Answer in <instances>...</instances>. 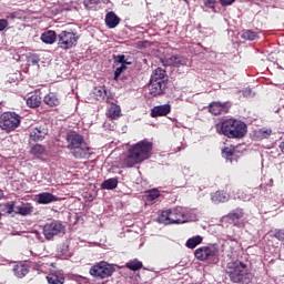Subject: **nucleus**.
Returning a JSON list of instances; mask_svg holds the SVG:
<instances>
[{
  "label": "nucleus",
  "mask_w": 284,
  "mask_h": 284,
  "mask_svg": "<svg viewBox=\"0 0 284 284\" xmlns=\"http://www.w3.org/2000/svg\"><path fill=\"white\" fill-rule=\"evenodd\" d=\"M36 239H38V241H41L43 243V236H41V233H39L38 231L34 232Z\"/></svg>",
  "instance_id": "obj_47"
},
{
  "label": "nucleus",
  "mask_w": 284,
  "mask_h": 284,
  "mask_svg": "<svg viewBox=\"0 0 284 284\" xmlns=\"http://www.w3.org/2000/svg\"><path fill=\"white\" fill-rule=\"evenodd\" d=\"M27 105L29 108H39L41 105V97L33 94L27 99Z\"/></svg>",
  "instance_id": "obj_29"
},
{
  "label": "nucleus",
  "mask_w": 284,
  "mask_h": 284,
  "mask_svg": "<svg viewBox=\"0 0 284 284\" xmlns=\"http://www.w3.org/2000/svg\"><path fill=\"white\" fill-rule=\"evenodd\" d=\"M115 61L116 63H121V65H130V62L125 61V55H116Z\"/></svg>",
  "instance_id": "obj_39"
},
{
  "label": "nucleus",
  "mask_w": 284,
  "mask_h": 284,
  "mask_svg": "<svg viewBox=\"0 0 284 284\" xmlns=\"http://www.w3.org/2000/svg\"><path fill=\"white\" fill-rule=\"evenodd\" d=\"M161 61L162 64L165 67L173 65V68H175L176 55H171L169 58L161 59Z\"/></svg>",
  "instance_id": "obj_37"
},
{
  "label": "nucleus",
  "mask_w": 284,
  "mask_h": 284,
  "mask_svg": "<svg viewBox=\"0 0 284 284\" xmlns=\"http://www.w3.org/2000/svg\"><path fill=\"white\" fill-rule=\"evenodd\" d=\"M114 271H115L114 265L105 261H101L95 265H93L89 272L91 276H93L94 278L103 280V278H110V276L114 274Z\"/></svg>",
  "instance_id": "obj_9"
},
{
  "label": "nucleus",
  "mask_w": 284,
  "mask_h": 284,
  "mask_svg": "<svg viewBox=\"0 0 284 284\" xmlns=\"http://www.w3.org/2000/svg\"><path fill=\"white\" fill-rule=\"evenodd\" d=\"M161 196V193L156 189H152L146 192V201H156Z\"/></svg>",
  "instance_id": "obj_33"
},
{
  "label": "nucleus",
  "mask_w": 284,
  "mask_h": 284,
  "mask_svg": "<svg viewBox=\"0 0 284 284\" xmlns=\"http://www.w3.org/2000/svg\"><path fill=\"white\" fill-rule=\"evenodd\" d=\"M59 197L50 192H42L37 195V203L39 205H50V203H57Z\"/></svg>",
  "instance_id": "obj_13"
},
{
  "label": "nucleus",
  "mask_w": 284,
  "mask_h": 284,
  "mask_svg": "<svg viewBox=\"0 0 284 284\" xmlns=\"http://www.w3.org/2000/svg\"><path fill=\"white\" fill-rule=\"evenodd\" d=\"M11 18L14 19V13L11 14Z\"/></svg>",
  "instance_id": "obj_49"
},
{
  "label": "nucleus",
  "mask_w": 284,
  "mask_h": 284,
  "mask_svg": "<svg viewBox=\"0 0 284 284\" xmlns=\"http://www.w3.org/2000/svg\"><path fill=\"white\" fill-rule=\"evenodd\" d=\"M126 267L129 270H132V272H136L138 270H141V267H143V263L139 260H132L126 263Z\"/></svg>",
  "instance_id": "obj_32"
},
{
  "label": "nucleus",
  "mask_w": 284,
  "mask_h": 284,
  "mask_svg": "<svg viewBox=\"0 0 284 284\" xmlns=\"http://www.w3.org/2000/svg\"><path fill=\"white\" fill-rule=\"evenodd\" d=\"M227 217L231 221H239V220L243 219V209H235V210H233L232 212H230L227 214Z\"/></svg>",
  "instance_id": "obj_31"
},
{
  "label": "nucleus",
  "mask_w": 284,
  "mask_h": 284,
  "mask_svg": "<svg viewBox=\"0 0 284 284\" xmlns=\"http://www.w3.org/2000/svg\"><path fill=\"white\" fill-rule=\"evenodd\" d=\"M203 243V237L201 235L193 236L186 241V247L189 250H194L196 245H201Z\"/></svg>",
  "instance_id": "obj_27"
},
{
  "label": "nucleus",
  "mask_w": 284,
  "mask_h": 284,
  "mask_svg": "<svg viewBox=\"0 0 284 284\" xmlns=\"http://www.w3.org/2000/svg\"><path fill=\"white\" fill-rule=\"evenodd\" d=\"M42 234L45 241H54V236L65 234V225L57 220H52L43 225Z\"/></svg>",
  "instance_id": "obj_7"
},
{
  "label": "nucleus",
  "mask_w": 284,
  "mask_h": 284,
  "mask_svg": "<svg viewBox=\"0 0 284 284\" xmlns=\"http://www.w3.org/2000/svg\"><path fill=\"white\" fill-rule=\"evenodd\" d=\"M33 267L37 270L38 274H45L50 264H48L45 260L40 258L33 263Z\"/></svg>",
  "instance_id": "obj_23"
},
{
  "label": "nucleus",
  "mask_w": 284,
  "mask_h": 284,
  "mask_svg": "<svg viewBox=\"0 0 284 284\" xmlns=\"http://www.w3.org/2000/svg\"><path fill=\"white\" fill-rule=\"evenodd\" d=\"M204 3L207 8H214L216 2L214 0H205Z\"/></svg>",
  "instance_id": "obj_46"
},
{
  "label": "nucleus",
  "mask_w": 284,
  "mask_h": 284,
  "mask_svg": "<svg viewBox=\"0 0 284 284\" xmlns=\"http://www.w3.org/2000/svg\"><path fill=\"white\" fill-rule=\"evenodd\" d=\"M47 281L49 284H63L65 283V276L63 273L54 272L47 275Z\"/></svg>",
  "instance_id": "obj_18"
},
{
  "label": "nucleus",
  "mask_w": 284,
  "mask_h": 284,
  "mask_svg": "<svg viewBox=\"0 0 284 284\" xmlns=\"http://www.w3.org/2000/svg\"><path fill=\"white\" fill-rule=\"evenodd\" d=\"M219 252V248H216V245H210V246H202L195 250V258L197 261H207V258H211V256H216V253Z\"/></svg>",
  "instance_id": "obj_11"
},
{
  "label": "nucleus",
  "mask_w": 284,
  "mask_h": 284,
  "mask_svg": "<svg viewBox=\"0 0 284 284\" xmlns=\"http://www.w3.org/2000/svg\"><path fill=\"white\" fill-rule=\"evenodd\" d=\"M168 73L162 68L153 70L149 83V92L152 97H161L165 94L168 88Z\"/></svg>",
  "instance_id": "obj_6"
},
{
  "label": "nucleus",
  "mask_w": 284,
  "mask_h": 284,
  "mask_svg": "<svg viewBox=\"0 0 284 284\" xmlns=\"http://www.w3.org/2000/svg\"><path fill=\"white\" fill-rule=\"evenodd\" d=\"M217 134H223L227 139H243L247 134L245 122L235 119H227L215 125Z\"/></svg>",
  "instance_id": "obj_4"
},
{
  "label": "nucleus",
  "mask_w": 284,
  "mask_h": 284,
  "mask_svg": "<svg viewBox=\"0 0 284 284\" xmlns=\"http://www.w3.org/2000/svg\"><path fill=\"white\" fill-rule=\"evenodd\" d=\"M0 199H3V191L0 190Z\"/></svg>",
  "instance_id": "obj_48"
},
{
  "label": "nucleus",
  "mask_w": 284,
  "mask_h": 284,
  "mask_svg": "<svg viewBox=\"0 0 284 284\" xmlns=\"http://www.w3.org/2000/svg\"><path fill=\"white\" fill-rule=\"evenodd\" d=\"M119 185V180L116 178H110L102 182L101 189L102 190H116Z\"/></svg>",
  "instance_id": "obj_24"
},
{
  "label": "nucleus",
  "mask_w": 284,
  "mask_h": 284,
  "mask_svg": "<svg viewBox=\"0 0 284 284\" xmlns=\"http://www.w3.org/2000/svg\"><path fill=\"white\" fill-rule=\"evenodd\" d=\"M95 97L98 101H105L108 98V91H105L103 88L95 89Z\"/></svg>",
  "instance_id": "obj_34"
},
{
  "label": "nucleus",
  "mask_w": 284,
  "mask_h": 284,
  "mask_svg": "<svg viewBox=\"0 0 284 284\" xmlns=\"http://www.w3.org/2000/svg\"><path fill=\"white\" fill-rule=\"evenodd\" d=\"M260 134L264 138L267 139L272 134V131L270 129H261Z\"/></svg>",
  "instance_id": "obj_42"
},
{
  "label": "nucleus",
  "mask_w": 284,
  "mask_h": 284,
  "mask_svg": "<svg viewBox=\"0 0 284 284\" xmlns=\"http://www.w3.org/2000/svg\"><path fill=\"white\" fill-rule=\"evenodd\" d=\"M190 60L183 55H175V68H181V65H187Z\"/></svg>",
  "instance_id": "obj_35"
},
{
  "label": "nucleus",
  "mask_w": 284,
  "mask_h": 284,
  "mask_svg": "<svg viewBox=\"0 0 284 284\" xmlns=\"http://www.w3.org/2000/svg\"><path fill=\"white\" fill-rule=\"evenodd\" d=\"M41 41L43 43H47L49 45H52V43H54V41H57V32L49 30L45 31L41 34Z\"/></svg>",
  "instance_id": "obj_21"
},
{
  "label": "nucleus",
  "mask_w": 284,
  "mask_h": 284,
  "mask_svg": "<svg viewBox=\"0 0 284 284\" xmlns=\"http://www.w3.org/2000/svg\"><path fill=\"white\" fill-rule=\"evenodd\" d=\"M209 112H211V114H214L215 116L219 114H225L227 112V106L225 105V103L212 102L209 105Z\"/></svg>",
  "instance_id": "obj_16"
},
{
  "label": "nucleus",
  "mask_w": 284,
  "mask_h": 284,
  "mask_svg": "<svg viewBox=\"0 0 284 284\" xmlns=\"http://www.w3.org/2000/svg\"><path fill=\"white\" fill-rule=\"evenodd\" d=\"M29 272L30 268L23 263H18L13 266V274L17 278H23Z\"/></svg>",
  "instance_id": "obj_19"
},
{
  "label": "nucleus",
  "mask_w": 284,
  "mask_h": 284,
  "mask_svg": "<svg viewBox=\"0 0 284 284\" xmlns=\"http://www.w3.org/2000/svg\"><path fill=\"white\" fill-rule=\"evenodd\" d=\"M48 125L40 124L38 126H34L30 131V139L31 141H43L45 136H48Z\"/></svg>",
  "instance_id": "obj_12"
},
{
  "label": "nucleus",
  "mask_w": 284,
  "mask_h": 284,
  "mask_svg": "<svg viewBox=\"0 0 284 284\" xmlns=\"http://www.w3.org/2000/svg\"><path fill=\"white\" fill-rule=\"evenodd\" d=\"M43 102L45 105H49L50 108H57L61 101L59 100V97H57L55 93H49L44 97Z\"/></svg>",
  "instance_id": "obj_22"
},
{
  "label": "nucleus",
  "mask_w": 284,
  "mask_h": 284,
  "mask_svg": "<svg viewBox=\"0 0 284 284\" xmlns=\"http://www.w3.org/2000/svg\"><path fill=\"white\" fill-rule=\"evenodd\" d=\"M153 148L154 144L148 140H142L129 146L128 155L124 159V165H126V168H134V165L143 163V161H148L152 155Z\"/></svg>",
  "instance_id": "obj_2"
},
{
  "label": "nucleus",
  "mask_w": 284,
  "mask_h": 284,
  "mask_svg": "<svg viewBox=\"0 0 284 284\" xmlns=\"http://www.w3.org/2000/svg\"><path fill=\"white\" fill-rule=\"evenodd\" d=\"M108 114L110 119H119V116H121V106H119V104L111 103L108 109Z\"/></svg>",
  "instance_id": "obj_25"
},
{
  "label": "nucleus",
  "mask_w": 284,
  "mask_h": 284,
  "mask_svg": "<svg viewBox=\"0 0 284 284\" xmlns=\"http://www.w3.org/2000/svg\"><path fill=\"white\" fill-rule=\"evenodd\" d=\"M226 274L232 283H252V273L243 262H231L227 264Z\"/></svg>",
  "instance_id": "obj_5"
},
{
  "label": "nucleus",
  "mask_w": 284,
  "mask_h": 284,
  "mask_svg": "<svg viewBox=\"0 0 284 284\" xmlns=\"http://www.w3.org/2000/svg\"><path fill=\"white\" fill-rule=\"evenodd\" d=\"M79 43V36L72 31H61L58 34V47L61 50H71Z\"/></svg>",
  "instance_id": "obj_10"
},
{
  "label": "nucleus",
  "mask_w": 284,
  "mask_h": 284,
  "mask_svg": "<svg viewBox=\"0 0 284 284\" xmlns=\"http://www.w3.org/2000/svg\"><path fill=\"white\" fill-rule=\"evenodd\" d=\"M243 97H254V92H252V89H245L243 91Z\"/></svg>",
  "instance_id": "obj_45"
},
{
  "label": "nucleus",
  "mask_w": 284,
  "mask_h": 284,
  "mask_svg": "<svg viewBox=\"0 0 284 284\" xmlns=\"http://www.w3.org/2000/svg\"><path fill=\"white\" fill-rule=\"evenodd\" d=\"M119 23H121V18L114 13V12H108L105 16V24L106 28H110V30L116 28V26H119Z\"/></svg>",
  "instance_id": "obj_15"
},
{
  "label": "nucleus",
  "mask_w": 284,
  "mask_h": 284,
  "mask_svg": "<svg viewBox=\"0 0 284 284\" xmlns=\"http://www.w3.org/2000/svg\"><path fill=\"white\" fill-rule=\"evenodd\" d=\"M211 201L215 204L227 203V201H230V195L224 191H217L212 194Z\"/></svg>",
  "instance_id": "obj_20"
},
{
  "label": "nucleus",
  "mask_w": 284,
  "mask_h": 284,
  "mask_svg": "<svg viewBox=\"0 0 284 284\" xmlns=\"http://www.w3.org/2000/svg\"><path fill=\"white\" fill-rule=\"evenodd\" d=\"M29 63H31L32 65H37V63H39V58L37 55H30L28 59Z\"/></svg>",
  "instance_id": "obj_43"
},
{
  "label": "nucleus",
  "mask_w": 284,
  "mask_h": 284,
  "mask_svg": "<svg viewBox=\"0 0 284 284\" xmlns=\"http://www.w3.org/2000/svg\"><path fill=\"white\" fill-rule=\"evenodd\" d=\"M34 212V206L32 204H22L16 206L14 214H19L20 216H30Z\"/></svg>",
  "instance_id": "obj_17"
},
{
  "label": "nucleus",
  "mask_w": 284,
  "mask_h": 284,
  "mask_svg": "<svg viewBox=\"0 0 284 284\" xmlns=\"http://www.w3.org/2000/svg\"><path fill=\"white\" fill-rule=\"evenodd\" d=\"M241 37L245 41H256V39H258V33L254 32L252 30H245V31L242 32Z\"/></svg>",
  "instance_id": "obj_30"
},
{
  "label": "nucleus",
  "mask_w": 284,
  "mask_h": 284,
  "mask_svg": "<svg viewBox=\"0 0 284 284\" xmlns=\"http://www.w3.org/2000/svg\"><path fill=\"white\" fill-rule=\"evenodd\" d=\"M21 125V115L16 112H4L0 116V128L7 132H12Z\"/></svg>",
  "instance_id": "obj_8"
},
{
  "label": "nucleus",
  "mask_w": 284,
  "mask_h": 284,
  "mask_svg": "<svg viewBox=\"0 0 284 284\" xmlns=\"http://www.w3.org/2000/svg\"><path fill=\"white\" fill-rule=\"evenodd\" d=\"M235 1L236 0H220V3L225 8L227 6H232V3H234Z\"/></svg>",
  "instance_id": "obj_44"
},
{
  "label": "nucleus",
  "mask_w": 284,
  "mask_h": 284,
  "mask_svg": "<svg viewBox=\"0 0 284 284\" xmlns=\"http://www.w3.org/2000/svg\"><path fill=\"white\" fill-rule=\"evenodd\" d=\"M128 67L125 64H121L119 68L115 69L114 71V79H119L121 77V73L123 70H125Z\"/></svg>",
  "instance_id": "obj_38"
},
{
  "label": "nucleus",
  "mask_w": 284,
  "mask_h": 284,
  "mask_svg": "<svg viewBox=\"0 0 284 284\" xmlns=\"http://www.w3.org/2000/svg\"><path fill=\"white\" fill-rule=\"evenodd\" d=\"M274 181L271 179V183H273Z\"/></svg>",
  "instance_id": "obj_50"
},
{
  "label": "nucleus",
  "mask_w": 284,
  "mask_h": 284,
  "mask_svg": "<svg viewBox=\"0 0 284 284\" xmlns=\"http://www.w3.org/2000/svg\"><path fill=\"white\" fill-rule=\"evenodd\" d=\"M235 155H236V151L234 150V148L226 146L222 150V156L226 159V161H231V163L232 161H234Z\"/></svg>",
  "instance_id": "obj_28"
},
{
  "label": "nucleus",
  "mask_w": 284,
  "mask_h": 284,
  "mask_svg": "<svg viewBox=\"0 0 284 284\" xmlns=\"http://www.w3.org/2000/svg\"><path fill=\"white\" fill-rule=\"evenodd\" d=\"M30 152L36 156V159H42V156H45V148L41 144L33 145Z\"/></svg>",
  "instance_id": "obj_26"
},
{
  "label": "nucleus",
  "mask_w": 284,
  "mask_h": 284,
  "mask_svg": "<svg viewBox=\"0 0 284 284\" xmlns=\"http://www.w3.org/2000/svg\"><path fill=\"white\" fill-rule=\"evenodd\" d=\"M196 214L192 209L176 206L173 209H169L163 211L158 216V222L162 223L163 225H181L183 223H190V221H195Z\"/></svg>",
  "instance_id": "obj_1"
},
{
  "label": "nucleus",
  "mask_w": 284,
  "mask_h": 284,
  "mask_svg": "<svg viewBox=\"0 0 284 284\" xmlns=\"http://www.w3.org/2000/svg\"><path fill=\"white\" fill-rule=\"evenodd\" d=\"M275 239H278V241H284V230H277L274 233Z\"/></svg>",
  "instance_id": "obj_41"
},
{
  "label": "nucleus",
  "mask_w": 284,
  "mask_h": 284,
  "mask_svg": "<svg viewBox=\"0 0 284 284\" xmlns=\"http://www.w3.org/2000/svg\"><path fill=\"white\" fill-rule=\"evenodd\" d=\"M8 26H10V22L7 19H0V32H3Z\"/></svg>",
  "instance_id": "obj_40"
},
{
  "label": "nucleus",
  "mask_w": 284,
  "mask_h": 284,
  "mask_svg": "<svg viewBox=\"0 0 284 284\" xmlns=\"http://www.w3.org/2000/svg\"><path fill=\"white\" fill-rule=\"evenodd\" d=\"M67 148L74 159H90V146L83 135L77 131H70L65 136Z\"/></svg>",
  "instance_id": "obj_3"
},
{
  "label": "nucleus",
  "mask_w": 284,
  "mask_h": 284,
  "mask_svg": "<svg viewBox=\"0 0 284 284\" xmlns=\"http://www.w3.org/2000/svg\"><path fill=\"white\" fill-rule=\"evenodd\" d=\"M172 112V106L170 104H162L154 106L151 110L152 119H156L158 116H168V113Z\"/></svg>",
  "instance_id": "obj_14"
},
{
  "label": "nucleus",
  "mask_w": 284,
  "mask_h": 284,
  "mask_svg": "<svg viewBox=\"0 0 284 284\" xmlns=\"http://www.w3.org/2000/svg\"><path fill=\"white\" fill-rule=\"evenodd\" d=\"M4 210L7 214H14V212H17V204L14 203V201L7 202L4 204Z\"/></svg>",
  "instance_id": "obj_36"
}]
</instances>
